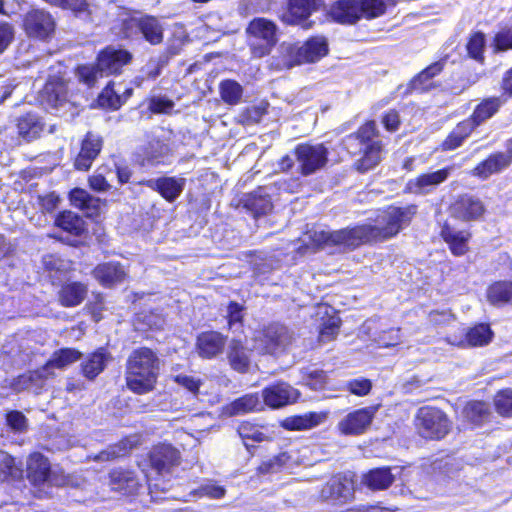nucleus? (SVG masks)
Segmentation results:
<instances>
[{"mask_svg":"<svg viewBox=\"0 0 512 512\" xmlns=\"http://www.w3.org/2000/svg\"><path fill=\"white\" fill-rule=\"evenodd\" d=\"M167 153L166 145L159 141L151 142L144 149L141 164L142 165H156L163 161Z\"/></svg>","mask_w":512,"mask_h":512,"instance_id":"8fccbe9b","label":"nucleus"},{"mask_svg":"<svg viewBox=\"0 0 512 512\" xmlns=\"http://www.w3.org/2000/svg\"><path fill=\"white\" fill-rule=\"evenodd\" d=\"M316 0H288V11L284 20L290 24H299L316 10Z\"/></svg>","mask_w":512,"mask_h":512,"instance_id":"f704fd0d","label":"nucleus"},{"mask_svg":"<svg viewBox=\"0 0 512 512\" xmlns=\"http://www.w3.org/2000/svg\"><path fill=\"white\" fill-rule=\"evenodd\" d=\"M110 486L112 490L124 495H130L136 493L140 485L133 472L113 470L110 473Z\"/></svg>","mask_w":512,"mask_h":512,"instance_id":"72a5a7b5","label":"nucleus"},{"mask_svg":"<svg viewBox=\"0 0 512 512\" xmlns=\"http://www.w3.org/2000/svg\"><path fill=\"white\" fill-rule=\"evenodd\" d=\"M348 140L356 141L360 146L362 155L354 164L357 171L364 173L380 163L383 143L374 121L362 125L355 134L348 137Z\"/></svg>","mask_w":512,"mask_h":512,"instance_id":"20e7f679","label":"nucleus"},{"mask_svg":"<svg viewBox=\"0 0 512 512\" xmlns=\"http://www.w3.org/2000/svg\"><path fill=\"white\" fill-rule=\"evenodd\" d=\"M55 223L59 228L75 236H80L85 230L84 220L71 211L62 212Z\"/></svg>","mask_w":512,"mask_h":512,"instance_id":"a19ab883","label":"nucleus"},{"mask_svg":"<svg viewBox=\"0 0 512 512\" xmlns=\"http://www.w3.org/2000/svg\"><path fill=\"white\" fill-rule=\"evenodd\" d=\"M441 235L454 255L462 256L467 252V241L470 236L467 232L455 231L446 226L442 229Z\"/></svg>","mask_w":512,"mask_h":512,"instance_id":"4c0bfd02","label":"nucleus"},{"mask_svg":"<svg viewBox=\"0 0 512 512\" xmlns=\"http://www.w3.org/2000/svg\"><path fill=\"white\" fill-rule=\"evenodd\" d=\"M23 26L29 37L39 40H47L55 31L53 17L48 12L38 9L25 15Z\"/></svg>","mask_w":512,"mask_h":512,"instance_id":"ddd939ff","label":"nucleus"},{"mask_svg":"<svg viewBox=\"0 0 512 512\" xmlns=\"http://www.w3.org/2000/svg\"><path fill=\"white\" fill-rule=\"evenodd\" d=\"M487 297L493 305L512 302V282L503 281L492 284L488 289Z\"/></svg>","mask_w":512,"mask_h":512,"instance_id":"49530a36","label":"nucleus"},{"mask_svg":"<svg viewBox=\"0 0 512 512\" xmlns=\"http://www.w3.org/2000/svg\"><path fill=\"white\" fill-rule=\"evenodd\" d=\"M324 420L325 415L312 412L305 415L286 418L283 421V427L288 430H307L318 426Z\"/></svg>","mask_w":512,"mask_h":512,"instance_id":"58836bf2","label":"nucleus"},{"mask_svg":"<svg viewBox=\"0 0 512 512\" xmlns=\"http://www.w3.org/2000/svg\"><path fill=\"white\" fill-rule=\"evenodd\" d=\"M339 319L332 317L320 330V341L327 342L332 340L338 333Z\"/></svg>","mask_w":512,"mask_h":512,"instance_id":"774afa93","label":"nucleus"},{"mask_svg":"<svg viewBox=\"0 0 512 512\" xmlns=\"http://www.w3.org/2000/svg\"><path fill=\"white\" fill-rule=\"evenodd\" d=\"M241 203L255 218L267 215L273 208L271 197L266 188L263 187H259L253 192L244 195L241 199Z\"/></svg>","mask_w":512,"mask_h":512,"instance_id":"393cba45","label":"nucleus"},{"mask_svg":"<svg viewBox=\"0 0 512 512\" xmlns=\"http://www.w3.org/2000/svg\"><path fill=\"white\" fill-rule=\"evenodd\" d=\"M222 100L229 105H236L240 102L243 88L234 80H224L219 86Z\"/></svg>","mask_w":512,"mask_h":512,"instance_id":"de8ad7c7","label":"nucleus"},{"mask_svg":"<svg viewBox=\"0 0 512 512\" xmlns=\"http://www.w3.org/2000/svg\"><path fill=\"white\" fill-rule=\"evenodd\" d=\"M383 0H338L330 8L332 19L341 24H355L362 18L373 19L384 14Z\"/></svg>","mask_w":512,"mask_h":512,"instance_id":"39448f33","label":"nucleus"},{"mask_svg":"<svg viewBox=\"0 0 512 512\" xmlns=\"http://www.w3.org/2000/svg\"><path fill=\"white\" fill-rule=\"evenodd\" d=\"M451 213L457 219L473 220L484 213V206L479 199L462 196L452 205Z\"/></svg>","mask_w":512,"mask_h":512,"instance_id":"c85d7f7f","label":"nucleus"},{"mask_svg":"<svg viewBox=\"0 0 512 512\" xmlns=\"http://www.w3.org/2000/svg\"><path fill=\"white\" fill-rule=\"evenodd\" d=\"M93 275L103 286L110 287L121 283L126 277V271L118 262H107L96 266Z\"/></svg>","mask_w":512,"mask_h":512,"instance_id":"7c9ffc66","label":"nucleus"},{"mask_svg":"<svg viewBox=\"0 0 512 512\" xmlns=\"http://www.w3.org/2000/svg\"><path fill=\"white\" fill-rule=\"evenodd\" d=\"M8 426L14 431L22 432L26 429L27 419L23 413L19 411H11L6 415Z\"/></svg>","mask_w":512,"mask_h":512,"instance_id":"69168bd1","label":"nucleus"},{"mask_svg":"<svg viewBox=\"0 0 512 512\" xmlns=\"http://www.w3.org/2000/svg\"><path fill=\"white\" fill-rule=\"evenodd\" d=\"M131 59L132 55L128 51L107 47L98 55L96 65L79 66L77 76L80 82L92 87L99 78L120 73Z\"/></svg>","mask_w":512,"mask_h":512,"instance_id":"7ed1b4c3","label":"nucleus"},{"mask_svg":"<svg viewBox=\"0 0 512 512\" xmlns=\"http://www.w3.org/2000/svg\"><path fill=\"white\" fill-rule=\"evenodd\" d=\"M512 49V29L499 31L494 38V51L503 52Z\"/></svg>","mask_w":512,"mask_h":512,"instance_id":"e2e57ef3","label":"nucleus"},{"mask_svg":"<svg viewBox=\"0 0 512 512\" xmlns=\"http://www.w3.org/2000/svg\"><path fill=\"white\" fill-rule=\"evenodd\" d=\"M484 48H485V35L482 32L474 33L470 37V39L467 43V51H468L469 56L478 62H483Z\"/></svg>","mask_w":512,"mask_h":512,"instance_id":"603ef678","label":"nucleus"},{"mask_svg":"<svg viewBox=\"0 0 512 512\" xmlns=\"http://www.w3.org/2000/svg\"><path fill=\"white\" fill-rule=\"evenodd\" d=\"M291 456L287 452H282L279 455L275 456L273 459H270L268 462H264L259 470L261 473H273L278 471L281 467L288 464Z\"/></svg>","mask_w":512,"mask_h":512,"instance_id":"bf43d9fd","label":"nucleus"},{"mask_svg":"<svg viewBox=\"0 0 512 512\" xmlns=\"http://www.w3.org/2000/svg\"><path fill=\"white\" fill-rule=\"evenodd\" d=\"M226 337L217 331H206L198 335L196 349L200 357L212 359L223 352Z\"/></svg>","mask_w":512,"mask_h":512,"instance_id":"5701e85b","label":"nucleus"},{"mask_svg":"<svg viewBox=\"0 0 512 512\" xmlns=\"http://www.w3.org/2000/svg\"><path fill=\"white\" fill-rule=\"evenodd\" d=\"M47 379L45 372H42V367H40L36 370L28 371L20 375L14 380L12 386L16 391H23L33 387L39 388Z\"/></svg>","mask_w":512,"mask_h":512,"instance_id":"37998d69","label":"nucleus"},{"mask_svg":"<svg viewBox=\"0 0 512 512\" xmlns=\"http://www.w3.org/2000/svg\"><path fill=\"white\" fill-rule=\"evenodd\" d=\"M225 493L226 490L224 487L213 482L203 484L195 491V494L199 497H208L211 499H221L225 496Z\"/></svg>","mask_w":512,"mask_h":512,"instance_id":"052dcab7","label":"nucleus"},{"mask_svg":"<svg viewBox=\"0 0 512 512\" xmlns=\"http://www.w3.org/2000/svg\"><path fill=\"white\" fill-rule=\"evenodd\" d=\"M227 359L232 369L245 373L250 366V352L240 340L232 339L228 345Z\"/></svg>","mask_w":512,"mask_h":512,"instance_id":"473e14b6","label":"nucleus"},{"mask_svg":"<svg viewBox=\"0 0 512 512\" xmlns=\"http://www.w3.org/2000/svg\"><path fill=\"white\" fill-rule=\"evenodd\" d=\"M261 408L257 394H247L233 401L226 411L229 415H238L253 412Z\"/></svg>","mask_w":512,"mask_h":512,"instance_id":"c03bdc74","label":"nucleus"},{"mask_svg":"<svg viewBox=\"0 0 512 512\" xmlns=\"http://www.w3.org/2000/svg\"><path fill=\"white\" fill-rule=\"evenodd\" d=\"M301 374L303 383L313 390H321L327 384V375L323 370L308 367Z\"/></svg>","mask_w":512,"mask_h":512,"instance_id":"3c124183","label":"nucleus"},{"mask_svg":"<svg viewBox=\"0 0 512 512\" xmlns=\"http://www.w3.org/2000/svg\"><path fill=\"white\" fill-rule=\"evenodd\" d=\"M102 138L92 132H88L82 141L81 149L75 159V168L87 171L102 149Z\"/></svg>","mask_w":512,"mask_h":512,"instance_id":"412c9836","label":"nucleus"},{"mask_svg":"<svg viewBox=\"0 0 512 512\" xmlns=\"http://www.w3.org/2000/svg\"><path fill=\"white\" fill-rule=\"evenodd\" d=\"M496 411L502 416H512V389L499 391L494 398Z\"/></svg>","mask_w":512,"mask_h":512,"instance_id":"864d4df0","label":"nucleus"},{"mask_svg":"<svg viewBox=\"0 0 512 512\" xmlns=\"http://www.w3.org/2000/svg\"><path fill=\"white\" fill-rule=\"evenodd\" d=\"M28 477L35 485L49 484L62 485L63 480L58 479L51 471L48 459L39 453L30 456L27 464Z\"/></svg>","mask_w":512,"mask_h":512,"instance_id":"2eb2a0df","label":"nucleus"},{"mask_svg":"<svg viewBox=\"0 0 512 512\" xmlns=\"http://www.w3.org/2000/svg\"><path fill=\"white\" fill-rule=\"evenodd\" d=\"M474 130L473 121L464 120L460 122L443 142L444 150H454L459 147L462 142Z\"/></svg>","mask_w":512,"mask_h":512,"instance_id":"79ce46f5","label":"nucleus"},{"mask_svg":"<svg viewBox=\"0 0 512 512\" xmlns=\"http://www.w3.org/2000/svg\"><path fill=\"white\" fill-rule=\"evenodd\" d=\"M111 360L110 354L104 349L90 353L81 363V372L88 380H94L100 373H102Z\"/></svg>","mask_w":512,"mask_h":512,"instance_id":"c756f323","label":"nucleus"},{"mask_svg":"<svg viewBox=\"0 0 512 512\" xmlns=\"http://www.w3.org/2000/svg\"><path fill=\"white\" fill-rule=\"evenodd\" d=\"M487 412L486 403L480 401L468 403L464 409L466 418L476 424H479L487 416Z\"/></svg>","mask_w":512,"mask_h":512,"instance_id":"6e6d98bb","label":"nucleus"},{"mask_svg":"<svg viewBox=\"0 0 512 512\" xmlns=\"http://www.w3.org/2000/svg\"><path fill=\"white\" fill-rule=\"evenodd\" d=\"M138 321L143 322L149 329H162L165 323L164 318L157 313H142L137 317Z\"/></svg>","mask_w":512,"mask_h":512,"instance_id":"338daca9","label":"nucleus"},{"mask_svg":"<svg viewBox=\"0 0 512 512\" xmlns=\"http://www.w3.org/2000/svg\"><path fill=\"white\" fill-rule=\"evenodd\" d=\"M512 161L510 152H499L491 155L486 160L477 165L472 174L482 179H487L494 173H498L508 167Z\"/></svg>","mask_w":512,"mask_h":512,"instance_id":"cd10ccee","label":"nucleus"},{"mask_svg":"<svg viewBox=\"0 0 512 512\" xmlns=\"http://www.w3.org/2000/svg\"><path fill=\"white\" fill-rule=\"evenodd\" d=\"M87 295V287L80 282H71L62 286L59 301L65 307H74L82 303Z\"/></svg>","mask_w":512,"mask_h":512,"instance_id":"c9c22d12","label":"nucleus"},{"mask_svg":"<svg viewBox=\"0 0 512 512\" xmlns=\"http://www.w3.org/2000/svg\"><path fill=\"white\" fill-rule=\"evenodd\" d=\"M503 104V101L498 97H492L484 100L474 110L472 116L467 121H473L474 129L485 120L492 117Z\"/></svg>","mask_w":512,"mask_h":512,"instance_id":"ea45409f","label":"nucleus"},{"mask_svg":"<svg viewBox=\"0 0 512 512\" xmlns=\"http://www.w3.org/2000/svg\"><path fill=\"white\" fill-rule=\"evenodd\" d=\"M377 410L378 406H368L348 413L338 422V431L345 436L364 434L371 426Z\"/></svg>","mask_w":512,"mask_h":512,"instance_id":"9b49d317","label":"nucleus"},{"mask_svg":"<svg viewBox=\"0 0 512 512\" xmlns=\"http://www.w3.org/2000/svg\"><path fill=\"white\" fill-rule=\"evenodd\" d=\"M308 237L315 248L324 245H334L342 249H355L358 247L355 227L337 231L313 230L308 232Z\"/></svg>","mask_w":512,"mask_h":512,"instance_id":"f8f14e48","label":"nucleus"},{"mask_svg":"<svg viewBox=\"0 0 512 512\" xmlns=\"http://www.w3.org/2000/svg\"><path fill=\"white\" fill-rule=\"evenodd\" d=\"M238 433L243 440H253L255 442H262L265 435L258 427L249 422H243L238 427Z\"/></svg>","mask_w":512,"mask_h":512,"instance_id":"4d7b16f0","label":"nucleus"},{"mask_svg":"<svg viewBox=\"0 0 512 512\" xmlns=\"http://www.w3.org/2000/svg\"><path fill=\"white\" fill-rule=\"evenodd\" d=\"M444 64L445 60H440L425 68L410 81V89L419 91L429 90L432 87L430 80L443 70Z\"/></svg>","mask_w":512,"mask_h":512,"instance_id":"e433bc0d","label":"nucleus"},{"mask_svg":"<svg viewBox=\"0 0 512 512\" xmlns=\"http://www.w3.org/2000/svg\"><path fill=\"white\" fill-rule=\"evenodd\" d=\"M70 201L73 206L82 210H97L99 207V200L80 188L73 189L70 192Z\"/></svg>","mask_w":512,"mask_h":512,"instance_id":"09e8293b","label":"nucleus"},{"mask_svg":"<svg viewBox=\"0 0 512 512\" xmlns=\"http://www.w3.org/2000/svg\"><path fill=\"white\" fill-rule=\"evenodd\" d=\"M242 306L236 302H231L227 307V318L229 329L237 331L242 326Z\"/></svg>","mask_w":512,"mask_h":512,"instance_id":"680f3d73","label":"nucleus"},{"mask_svg":"<svg viewBox=\"0 0 512 512\" xmlns=\"http://www.w3.org/2000/svg\"><path fill=\"white\" fill-rule=\"evenodd\" d=\"M354 481L350 476L337 475L332 477L321 490V497L345 503L354 496Z\"/></svg>","mask_w":512,"mask_h":512,"instance_id":"dca6fc26","label":"nucleus"},{"mask_svg":"<svg viewBox=\"0 0 512 512\" xmlns=\"http://www.w3.org/2000/svg\"><path fill=\"white\" fill-rule=\"evenodd\" d=\"M347 390L357 396H366L372 389V382L366 378H356L347 382Z\"/></svg>","mask_w":512,"mask_h":512,"instance_id":"13d9d810","label":"nucleus"},{"mask_svg":"<svg viewBox=\"0 0 512 512\" xmlns=\"http://www.w3.org/2000/svg\"><path fill=\"white\" fill-rule=\"evenodd\" d=\"M492 331L486 324H479L470 328L466 332H462L460 336L455 334L449 335L446 341L461 348L477 347L487 345L492 339Z\"/></svg>","mask_w":512,"mask_h":512,"instance_id":"f3484780","label":"nucleus"},{"mask_svg":"<svg viewBox=\"0 0 512 512\" xmlns=\"http://www.w3.org/2000/svg\"><path fill=\"white\" fill-rule=\"evenodd\" d=\"M82 354L75 348H61L52 353L50 359L42 366L47 378L55 377V369L64 370L81 358Z\"/></svg>","mask_w":512,"mask_h":512,"instance_id":"b1692460","label":"nucleus"},{"mask_svg":"<svg viewBox=\"0 0 512 512\" xmlns=\"http://www.w3.org/2000/svg\"><path fill=\"white\" fill-rule=\"evenodd\" d=\"M299 393L287 383L281 382L265 388L262 397L267 406L281 408L297 400Z\"/></svg>","mask_w":512,"mask_h":512,"instance_id":"6ab92c4d","label":"nucleus"},{"mask_svg":"<svg viewBox=\"0 0 512 512\" xmlns=\"http://www.w3.org/2000/svg\"><path fill=\"white\" fill-rule=\"evenodd\" d=\"M130 25L139 30L144 39L152 45L163 41V26L153 16L133 18L130 20Z\"/></svg>","mask_w":512,"mask_h":512,"instance_id":"bb28decb","label":"nucleus"},{"mask_svg":"<svg viewBox=\"0 0 512 512\" xmlns=\"http://www.w3.org/2000/svg\"><path fill=\"white\" fill-rule=\"evenodd\" d=\"M147 187L157 191L167 201H175L184 190L186 179L182 177H161L143 182Z\"/></svg>","mask_w":512,"mask_h":512,"instance_id":"4be33fe9","label":"nucleus"},{"mask_svg":"<svg viewBox=\"0 0 512 512\" xmlns=\"http://www.w3.org/2000/svg\"><path fill=\"white\" fill-rule=\"evenodd\" d=\"M400 471L399 467L376 468L364 476V482L372 490H384L395 481Z\"/></svg>","mask_w":512,"mask_h":512,"instance_id":"2f4dec72","label":"nucleus"},{"mask_svg":"<svg viewBox=\"0 0 512 512\" xmlns=\"http://www.w3.org/2000/svg\"><path fill=\"white\" fill-rule=\"evenodd\" d=\"M127 452L126 443L122 442L119 445L110 446L94 456L95 461H110Z\"/></svg>","mask_w":512,"mask_h":512,"instance_id":"0e129e2a","label":"nucleus"},{"mask_svg":"<svg viewBox=\"0 0 512 512\" xmlns=\"http://www.w3.org/2000/svg\"><path fill=\"white\" fill-rule=\"evenodd\" d=\"M451 170V167H447L435 172L419 175L407 182L406 190L417 195L428 194L449 177Z\"/></svg>","mask_w":512,"mask_h":512,"instance_id":"a211bd4d","label":"nucleus"},{"mask_svg":"<svg viewBox=\"0 0 512 512\" xmlns=\"http://www.w3.org/2000/svg\"><path fill=\"white\" fill-rule=\"evenodd\" d=\"M416 213V206L389 207L376 219L374 225L364 224L355 226L358 245L369 241L384 240L395 236L409 225Z\"/></svg>","mask_w":512,"mask_h":512,"instance_id":"f257e3e1","label":"nucleus"},{"mask_svg":"<svg viewBox=\"0 0 512 512\" xmlns=\"http://www.w3.org/2000/svg\"><path fill=\"white\" fill-rule=\"evenodd\" d=\"M248 45L256 58L268 55L277 42L276 25L265 18L252 20L247 29Z\"/></svg>","mask_w":512,"mask_h":512,"instance_id":"0eeeda50","label":"nucleus"},{"mask_svg":"<svg viewBox=\"0 0 512 512\" xmlns=\"http://www.w3.org/2000/svg\"><path fill=\"white\" fill-rule=\"evenodd\" d=\"M152 468L159 474L167 473L180 463L179 451L169 444L156 446L150 454Z\"/></svg>","mask_w":512,"mask_h":512,"instance_id":"aec40b11","label":"nucleus"},{"mask_svg":"<svg viewBox=\"0 0 512 512\" xmlns=\"http://www.w3.org/2000/svg\"><path fill=\"white\" fill-rule=\"evenodd\" d=\"M298 163V171L309 176L325 167L328 161V150L323 144H299L294 150Z\"/></svg>","mask_w":512,"mask_h":512,"instance_id":"9d476101","label":"nucleus"},{"mask_svg":"<svg viewBox=\"0 0 512 512\" xmlns=\"http://www.w3.org/2000/svg\"><path fill=\"white\" fill-rule=\"evenodd\" d=\"M21 473L15 465L14 458L8 453L0 452V481H5L9 477H17Z\"/></svg>","mask_w":512,"mask_h":512,"instance_id":"5fc2aeb1","label":"nucleus"},{"mask_svg":"<svg viewBox=\"0 0 512 512\" xmlns=\"http://www.w3.org/2000/svg\"><path fill=\"white\" fill-rule=\"evenodd\" d=\"M159 358L151 349L142 347L134 350L126 364L127 387L137 394L151 392L159 373Z\"/></svg>","mask_w":512,"mask_h":512,"instance_id":"f03ea898","label":"nucleus"},{"mask_svg":"<svg viewBox=\"0 0 512 512\" xmlns=\"http://www.w3.org/2000/svg\"><path fill=\"white\" fill-rule=\"evenodd\" d=\"M18 133L25 140L30 141L38 137L43 130V126L38 117L33 114H27L20 118L17 124Z\"/></svg>","mask_w":512,"mask_h":512,"instance_id":"a18cd8bd","label":"nucleus"},{"mask_svg":"<svg viewBox=\"0 0 512 512\" xmlns=\"http://www.w3.org/2000/svg\"><path fill=\"white\" fill-rule=\"evenodd\" d=\"M289 52L295 53V63L316 62L328 53V43L325 37L315 36L301 46H290Z\"/></svg>","mask_w":512,"mask_h":512,"instance_id":"4468645a","label":"nucleus"},{"mask_svg":"<svg viewBox=\"0 0 512 512\" xmlns=\"http://www.w3.org/2000/svg\"><path fill=\"white\" fill-rule=\"evenodd\" d=\"M416 427L422 437L439 440L451 430V421L438 408L422 407L416 416Z\"/></svg>","mask_w":512,"mask_h":512,"instance_id":"6e6552de","label":"nucleus"},{"mask_svg":"<svg viewBox=\"0 0 512 512\" xmlns=\"http://www.w3.org/2000/svg\"><path fill=\"white\" fill-rule=\"evenodd\" d=\"M132 88H124L118 84L115 88L114 82H109L98 97V103L103 108L112 110L119 109L132 95Z\"/></svg>","mask_w":512,"mask_h":512,"instance_id":"a878e982","label":"nucleus"},{"mask_svg":"<svg viewBox=\"0 0 512 512\" xmlns=\"http://www.w3.org/2000/svg\"><path fill=\"white\" fill-rule=\"evenodd\" d=\"M293 340V332L286 326L272 324L255 339L254 348L261 354L279 355L289 348Z\"/></svg>","mask_w":512,"mask_h":512,"instance_id":"1a4fd4ad","label":"nucleus"},{"mask_svg":"<svg viewBox=\"0 0 512 512\" xmlns=\"http://www.w3.org/2000/svg\"><path fill=\"white\" fill-rule=\"evenodd\" d=\"M41 105L51 112L66 114L74 105L70 99L68 82L62 75L50 76L40 92Z\"/></svg>","mask_w":512,"mask_h":512,"instance_id":"423d86ee","label":"nucleus"}]
</instances>
